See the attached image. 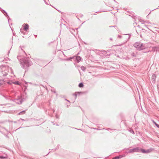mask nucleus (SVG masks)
<instances>
[{
    "label": "nucleus",
    "instance_id": "4c0bfd02",
    "mask_svg": "<svg viewBox=\"0 0 159 159\" xmlns=\"http://www.w3.org/2000/svg\"><path fill=\"white\" fill-rule=\"evenodd\" d=\"M67 100V101H68L69 102V101L68 100Z\"/></svg>",
    "mask_w": 159,
    "mask_h": 159
},
{
    "label": "nucleus",
    "instance_id": "2f4dec72",
    "mask_svg": "<svg viewBox=\"0 0 159 159\" xmlns=\"http://www.w3.org/2000/svg\"><path fill=\"white\" fill-rule=\"evenodd\" d=\"M49 152H48V154H47V155H48V154H49Z\"/></svg>",
    "mask_w": 159,
    "mask_h": 159
},
{
    "label": "nucleus",
    "instance_id": "9d476101",
    "mask_svg": "<svg viewBox=\"0 0 159 159\" xmlns=\"http://www.w3.org/2000/svg\"><path fill=\"white\" fill-rule=\"evenodd\" d=\"M152 78L153 81H155L156 78V75H153L152 77Z\"/></svg>",
    "mask_w": 159,
    "mask_h": 159
},
{
    "label": "nucleus",
    "instance_id": "c85d7f7f",
    "mask_svg": "<svg viewBox=\"0 0 159 159\" xmlns=\"http://www.w3.org/2000/svg\"><path fill=\"white\" fill-rule=\"evenodd\" d=\"M130 38V35H129V37L128 38V39H129Z\"/></svg>",
    "mask_w": 159,
    "mask_h": 159
},
{
    "label": "nucleus",
    "instance_id": "7c9ffc66",
    "mask_svg": "<svg viewBox=\"0 0 159 159\" xmlns=\"http://www.w3.org/2000/svg\"><path fill=\"white\" fill-rule=\"evenodd\" d=\"M20 120H24V119H20Z\"/></svg>",
    "mask_w": 159,
    "mask_h": 159
},
{
    "label": "nucleus",
    "instance_id": "c756f323",
    "mask_svg": "<svg viewBox=\"0 0 159 159\" xmlns=\"http://www.w3.org/2000/svg\"><path fill=\"white\" fill-rule=\"evenodd\" d=\"M110 40H112V38H110Z\"/></svg>",
    "mask_w": 159,
    "mask_h": 159
},
{
    "label": "nucleus",
    "instance_id": "cd10ccee",
    "mask_svg": "<svg viewBox=\"0 0 159 159\" xmlns=\"http://www.w3.org/2000/svg\"><path fill=\"white\" fill-rule=\"evenodd\" d=\"M56 117L57 118H58V116H57V115H56Z\"/></svg>",
    "mask_w": 159,
    "mask_h": 159
},
{
    "label": "nucleus",
    "instance_id": "393cba45",
    "mask_svg": "<svg viewBox=\"0 0 159 159\" xmlns=\"http://www.w3.org/2000/svg\"><path fill=\"white\" fill-rule=\"evenodd\" d=\"M156 125L157 128H159V125L158 124H156Z\"/></svg>",
    "mask_w": 159,
    "mask_h": 159
},
{
    "label": "nucleus",
    "instance_id": "9b49d317",
    "mask_svg": "<svg viewBox=\"0 0 159 159\" xmlns=\"http://www.w3.org/2000/svg\"><path fill=\"white\" fill-rule=\"evenodd\" d=\"M2 12L6 16H8L7 13L6 12V11H5L3 10L2 11Z\"/></svg>",
    "mask_w": 159,
    "mask_h": 159
},
{
    "label": "nucleus",
    "instance_id": "f8f14e48",
    "mask_svg": "<svg viewBox=\"0 0 159 159\" xmlns=\"http://www.w3.org/2000/svg\"><path fill=\"white\" fill-rule=\"evenodd\" d=\"M121 157L120 156H116V157H114L112 159H119Z\"/></svg>",
    "mask_w": 159,
    "mask_h": 159
},
{
    "label": "nucleus",
    "instance_id": "4be33fe9",
    "mask_svg": "<svg viewBox=\"0 0 159 159\" xmlns=\"http://www.w3.org/2000/svg\"><path fill=\"white\" fill-rule=\"evenodd\" d=\"M152 121L153 123L154 124H155V125H156V124H157L154 120H152Z\"/></svg>",
    "mask_w": 159,
    "mask_h": 159
},
{
    "label": "nucleus",
    "instance_id": "2eb2a0df",
    "mask_svg": "<svg viewBox=\"0 0 159 159\" xmlns=\"http://www.w3.org/2000/svg\"><path fill=\"white\" fill-rule=\"evenodd\" d=\"M7 158V156H0V158L5 159Z\"/></svg>",
    "mask_w": 159,
    "mask_h": 159
},
{
    "label": "nucleus",
    "instance_id": "dca6fc26",
    "mask_svg": "<svg viewBox=\"0 0 159 159\" xmlns=\"http://www.w3.org/2000/svg\"><path fill=\"white\" fill-rule=\"evenodd\" d=\"M81 69L83 71H84L85 70V67L84 66H82L81 67Z\"/></svg>",
    "mask_w": 159,
    "mask_h": 159
},
{
    "label": "nucleus",
    "instance_id": "6e6552de",
    "mask_svg": "<svg viewBox=\"0 0 159 159\" xmlns=\"http://www.w3.org/2000/svg\"><path fill=\"white\" fill-rule=\"evenodd\" d=\"M29 28V25L27 24H26L24 26V30L25 31H27V30Z\"/></svg>",
    "mask_w": 159,
    "mask_h": 159
},
{
    "label": "nucleus",
    "instance_id": "bb28decb",
    "mask_svg": "<svg viewBox=\"0 0 159 159\" xmlns=\"http://www.w3.org/2000/svg\"><path fill=\"white\" fill-rule=\"evenodd\" d=\"M116 26H112V25H111V26H109V27H116Z\"/></svg>",
    "mask_w": 159,
    "mask_h": 159
},
{
    "label": "nucleus",
    "instance_id": "f704fd0d",
    "mask_svg": "<svg viewBox=\"0 0 159 159\" xmlns=\"http://www.w3.org/2000/svg\"><path fill=\"white\" fill-rule=\"evenodd\" d=\"M49 152H48V154H47V155H48V154H49Z\"/></svg>",
    "mask_w": 159,
    "mask_h": 159
},
{
    "label": "nucleus",
    "instance_id": "aec40b11",
    "mask_svg": "<svg viewBox=\"0 0 159 159\" xmlns=\"http://www.w3.org/2000/svg\"><path fill=\"white\" fill-rule=\"evenodd\" d=\"M15 84H16L19 85V83L18 81H16L15 82Z\"/></svg>",
    "mask_w": 159,
    "mask_h": 159
},
{
    "label": "nucleus",
    "instance_id": "58836bf2",
    "mask_svg": "<svg viewBox=\"0 0 159 159\" xmlns=\"http://www.w3.org/2000/svg\"><path fill=\"white\" fill-rule=\"evenodd\" d=\"M88 158H84V159H88Z\"/></svg>",
    "mask_w": 159,
    "mask_h": 159
},
{
    "label": "nucleus",
    "instance_id": "39448f33",
    "mask_svg": "<svg viewBox=\"0 0 159 159\" xmlns=\"http://www.w3.org/2000/svg\"><path fill=\"white\" fill-rule=\"evenodd\" d=\"M23 101L24 100L20 97H18L17 98H16L14 100V101L18 104H21Z\"/></svg>",
    "mask_w": 159,
    "mask_h": 159
},
{
    "label": "nucleus",
    "instance_id": "c9c22d12",
    "mask_svg": "<svg viewBox=\"0 0 159 159\" xmlns=\"http://www.w3.org/2000/svg\"><path fill=\"white\" fill-rule=\"evenodd\" d=\"M49 152H48V154H47V155H48V154H49Z\"/></svg>",
    "mask_w": 159,
    "mask_h": 159
},
{
    "label": "nucleus",
    "instance_id": "f3484780",
    "mask_svg": "<svg viewBox=\"0 0 159 159\" xmlns=\"http://www.w3.org/2000/svg\"><path fill=\"white\" fill-rule=\"evenodd\" d=\"M93 129H96V130H102V129H104V128H103V129H100L99 128H93Z\"/></svg>",
    "mask_w": 159,
    "mask_h": 159
},
{
    "label": "nucleus",
    "instance_id": "7ed1b4c3",
    "mask_svg": "<svg viewBox=\"0 0 159 159\" xmlns=\"http://www.w3.org/2000/svg\"><path fill=\"white\" fill-rule=\"evenodd\" d=\"M2 71L0 73V76L1 77H3L7 76L9 72L8 68L6 67H3L2 69Z\"/></svg>",
    "mask_w": 159,
    "mask_h": 159
},
{
    "label": "nucleus",
    "instance_id": "a211bd4d",
    "mask_svg": "<svg viewBox=\"0 0 159 159\" xmlns=\"http://www.w3.org/2000/svg\"><path fill=\"white\" fill-rule=\"evenodd\" d=\"M129 131H130L131 133H132L133 134H134V131L133 130H132V129H130V130Z\"/></svg>",
    "mask_w": 159,
    "mask_h": 159
},
{
    "label": "nucleus",
    "instance_id": "20e7f679",
    "mask_svg": "<svg viewBox=\"0 0 159 159\" xmlns=\"http://www.w3.org/2000/svg\"><path fill=\"white\" fill-rule=\"evenodd\" d=\"M140 148L139 147H137L134 148L132 149H127L126 150V152L127 153H131L134 152H140Z\"/></svg>",
    "mask_w": 159,
    "mask_h": 159
},
{
    "label": "nucleus",
    "instance_id": "b1692460",
    "mask_svg": "<svg viewBox=\"0 0 159 159\" xmlns=\"http://www.w3.org/2000/svg\"><path fill=\"white\" fill-rule=\"evenodd\" d=\"M23 29H20V32L22 33H23Z\"/></svg>",
    "mask_w": 159,
    "mask_h": 159
},
{
    "label": "nucleus",
    "instance_id": "ddd939ff",
    "mask_svg": "<svg viewBox=\"0 0 159 159\" xmlns=\"http://www.w3.org/2000/svg\"><path fill=\"white\" fill-rule=\"evenodd\" d=\"M79 86L80 88L84 86V84L82 83H81L79 84Z\"/></svg>",
    "mask_w": 159,
    "mask_h": 159
},
{
    "label": "nucleus",
    "instance_id": "473e14b6",
    "mask_svg": "<svg viewBox=\"0 0 159 159\" xmlns=\"http://www.w3.org/2000/svg\"><path fill=\"white\" fill-rule=\"evenodd\" d=\"M49 152H48V154H47V155H48V154H49Z\"/></svg>",
    "mask_w": 159,
    "mask_h": 159
},
{
    "label": "nucleus",
    "instance_id": "5701e85b",
    "mask_svg": "<svg viewBox=\"0 0 159 159\" xmlns=\"http://www.w3.org/2000/svg\"><path fill=\"white\" fill-rule=\"evenodd\" d=\"M144 22L147 23H150V22L148 21H145Z\"/></svg>",
    "mask_w": 159,
    "mask_h": 159
},
{
    "label": "nucleus",
    "instance_id": "72a5a7b5",
    "mask_svg": "<svg viewBox=\"0 0 159 159\" xmlns=\"http://www.w3.org/2000/svg\"><path fill=\"white\" fill-rule=\"evenodd\" d=\"M49 152H48V154H47V155H48V154H49Z\"/></svg>",
    "mask_w": 159,
    "mask_h": 159
},
{
    "label": "nucleus",
    "instance_id": "6ab92c4d",
    "mask_svg": "<svg viewBox=\"0 0 159 159\" xmlns=\"http://www.w3.org/2000/svg\"><path fill=\"white\" fill-rule=\"evenodd\" d=\"M131 56L133 57H136V55L134 53H132L131 54Z\"/></svg>",
    "mask_w": 159,
    "mask_h": 159
},
{
    "label": "nucleus",
    "instance_id": "4468645a",
    "mask_svg": "<svg viewBox=\"0 0 159 159\" xmlns=\"http://www.w3.org/2000/svg\"><path fill=\"white\" fill-rule=\"evenodd\" d=\"M25 113V111H23L19 113V115L24 114Z\"/></svg>",
    "mask_w": 159,
    "mask_h": 159
},
{
    "label": "nucleus",
    "instance_id": "a878e982",
    "mask_svg": "<svg viewBox=\"0 0 159 159\" xmlns=\"http://www.w3.org/2000/svg\"><path fill=\"white\" fill-rule=\"evenodd\" d=\"M73 95H75V98H76V96H77V94H73Z\"/></svg>",
    "mask_w": 159,
    "mask_h": 159
},
{
    "label": "nucleus",
    "instance_id": "1a4fd4ad",
    "mask_svg": "<svg viewBox=\"0 0 159 159\" xmlns=\"http://www.w3.org/2000/svg\"><path fill=\"white\" fill-rule=\"evenodd\" d=\"M81 60V57L79 56H77L75 57L76 61L77 62H79Z\"/></svg>",
    "mask_w": 159,
    "mask_h": 159
},
{
    "label": "nucleus",
    "instance_id": "e433bc0d",
    "mask_svg": "<svg viewBox=\"0 0 159 159\" xmlns=\"http://www.w3.org/2000/svg\"><path fill=\"white\" fill-rule=\"evenodd\" d=\"M1 8L0 7V10L2 11V10H1Z\"/></svg>",
    "mask_w": 159,
    "mask_h": 159
},
{
    "label": "nucleus",
    "instance_id": "f03ea898",
    "mask_svg": "<svg viewBox=\"0 0 159 159\" xmlns=\"http://www.w3.org/2000/svg\"><path fill=\"white\" fill-rule=\"evenodd\" d=\"M134 46L139 50H143L146 48L144 44L139 42L135 43L134 44Z\"/></svg>",
    "mask_w": 159,
    "mask_h": 159
},
{
    "label": "nucleus",
    "instance_id": "412c9836",
    "mask_svg": "<svg viewBox=\"0 0 159 159\" xmlns=\"http://www.w3.org/2000/svg\"><path fill=\"white\" fill-rule=\"evenodd\" d=\"M51 91L54 93H56V91L54 90H53V89H51Z\"/></svg>",
    "mask_w": 159,
    "mask_h": 159
},
{
    "label": "nucleus",
    "instance_id": "423d86ee",
    "mask_svg": "<svg viewBox=\"0 0 159 159\" xmlns=\"http://www.w3.org/2000/svg\"><path fill=\"white\" fill-rule=\"evenodd\" d=\"M6 84H10V82L9 81H7L6 80H4L3 79L0 80V86H3L5 85Z\"/></svg>",
    "mask_w": 159,
    "mask_h": 159
},
{
    "label": "nucleus",
    "instance_id": "0eeeda50",
    "mask_svg": "<svg viewBox=\"0 0 159 159\" xmlns=\"http://www.w3.org/2000/svg\"><path fill=\"white\" fill-rule=\"evenodd\" d=\"M140 152L143 153H148L151 152L152 151V150L151 149H148L147 150L140 148Z\"/></svg>",
    "mask_w": 159,
    "mask_h": 159
},
{
    "label": "nucleus",
    "instance_id": "f257e3e1",
    "mask_svg": "<svg viewBox=\"0 0 159 159\" xmlns=\"http://www.w3.org/2000/svg\"><path fill=\"white\" fill-rule=\"evenodd\" d=\"M23 64H22L21 66L23 68H25V66L29 67L32 65V62L29 58H24L23 60Z\"/></svg>",
    "mask_w": 159,
    "mask_h": 159
}]
</instances>
